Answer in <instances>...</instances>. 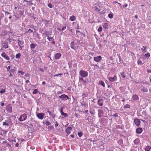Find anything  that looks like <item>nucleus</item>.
I'll return each instance as SVG.
<instances>
[{
	"mask_svg": "<svg viewBox=\"0 0 151 151\" xmlns=\"http://www.w3.org/2000/svg\"><path fill=\"white\" fill-rule=\"evenodd\" d=\"M99 84L102 86L104 87H105V83L102 81H99Z\"/></svg>",
	"mask_w": 151,
	"mask_h": 151,
	"instance_id": "nucleus-20",
	"label": "nucleus"
},
{
	"mask_svg": "<svg viewBox=\"0 0 151 151\" xmlns=\"http://www.w3.org/2000/svg\"><path fill=\"white\" fill-rule=\"evenodd\" d=\"M148 90L147 88L144 87L143 89L142 90V91L144 92H147V91Z\"/></svg>",
	"mask_w": 151,
	"mask_h": 151,
	"instance_id": "nucleus-29",
	"label": "nucleus"
},
{
	"mask_svg": "<svg viewBox=\"0 0 151 151\" xmlns=\"http://www.w3.org/2000/svg\"><path fill=\"white\" fill-rule=\"evenodd\" d=\"M18 73H21L22 75H23L24 74V73L22 71H18Z\"/></svg>",
	"mask_w": 151,
	"mask_h": 151,
	"instance_id": "nucleus-44",
	"label": "nucleus"
},
{
	"mask_svg": "<svg viewBox=\"0 0 151 151\" xmlns=\"http://www.w3.org/2000/svg\"><path fill=\"white\" fill-rule=\"evenodd\" d=\"M128 4H127L125 3V4L123 6V7H126L127 6Z\"/></svg>",
	"mask_w": 151,
	"mask_h": 151,
	"instance_id": "nucleus-51",
	"label": "nucleus"
},
{
	"mask_svg": "<svg viewBox=\"0 0 151 151\" xmlns=\"http://www.w3.org/2000/svg\"><path fill=\"white\" fill-rule=\"evenodd\" d=\"M147 47L146 46H142V48H141V49L142 52H147Z\"/></svg>",
	"mask_w": 151,
	"mask_h": 151,
	"instance_id": "nucleus-16",
	"label": "nucleus"
},
{
	"mask_svg": "<svg viewBox=\"0 0 151 151\" xmlns=\"http://www.w3.org/2000/svg\"><path fill=\"white\" fill-rule=\"evenodd\" d=\"M89 112L91 114H93L95 112L94 110V109L90 110Z\"/></svg>",
	"mask_w": 151,
	"mask_h": 151,
	"instance_id": "nucleus-34",
	"label": "nucleus"
},
{
	"mask_svg": "<svg viewBox=\"0 0 151 151\" xmlns=\"http://www.w3.org/2000/svg\"><path fill=\"white\" fill-rule=\"evenodd\" d=\"M79 74L80 76L82 77L85 78L88 76V73L87 71L83 70H81L80 71Z\"/></svg>",
	"mask_w": 151,
	"mask_h": 151,
	"instance_id": "nucleus-1",
	"label": "nucleus"
},
{
	"mask_svg": "<svg viewBox=\"0 0 151 151\" xmlns=\"http://www.w3.org/2000/svg\"><path fill=\"white\" fill-rule=\"evenodd\" d=\"M62 75V74H57V75H54V76H59V75Z\"/></svg>",
	"mask_w": 151,
	"mask_h": 151,
	"instance_id": "nucleus-59",
	"label": "nucleus"
},
{
	"mask_svg": "<svg viewBox=\"0 0 151 151\" xmlns=\"http://www.w3.org/2000/svg\"><path fill=\"white\" fill-rule=\"evenodd\" d=\"M74 42H72L70 44V47L71 48L74 49Z\"/></svg>",
	"mask_w": 151,
	"mask_h": 151,
	"instance_id": "nucleus-30",
	"label": "nucleus"
},
{
	"mask_svg": "<svg viewBox=\"0 0 151 151\" xmlns=\"http://www.w3.org/2000/svg\"><path fill=\"white\" fill-rule=\"evenodd\" d=\"M45 122V124L47 125H50L51 124V122L47 120H46Z\"/></svg>",
	"mask_w": 151,
	"mask_h": 151,
	"instance_id": "nucleus-23",
	"label": "nucleus"
},
{
	"mask_svg": "<svg viewBox=\"0 0 151 151\" xmlns=\"http://www.w3.org/2000/svg\"><path fill=\"white\" fill-rule=\"evenodd\" d=\"M1 56L6 60H9L10 59L9 57L4 52H3L1 53Z\"/></svg>",
	"mask_w": 151,
	"mask_h": 151,
	"instance_id": "nucleus-4",
	"label": "nucleus"
},
{
	"mask_svg": "<svg viewBox=\"0 0 151 151\" xmlns=\"http://www.w3.org/2000/svg\"><path fill=\"white\" fill-rule=\"evenodd\" d=\"M27 118V115L25 113L20 115L18 118V120L20 121H22L25 120Z\"/></svg>",
	"mask_w": 151,
	"mask_h": 151,
	"instance_id": "nucleus-2",
	"label": "nucleus"
},
{
	"mask_svg": "<svg viewBox=\"0 0 151 151\" xmlns=\"http://www.w3.org/2000/svg\"><path fill=\"white\" fill-rule=\"evenodd\" d=\"M6 110L7 111L10 113L12 112V106L9 105H7L6 107Z\"/></svg>",
	"mask_w": 151,
	"mask_h": 151,
	"instance_id": "nucleus-6",
	"label": "nucleus"
},
{
	"mask_svg": "<svg viewBox=\"0 0 151 151\" xmlns=\"http://www.w3.org/2000/svg\"><path fill=\"white\" fill-rule=\"evenodd\" d=\"M117 79L116 76L115 75L113 77H110L109 78V81L111 82L114 81L115 80Z\"/></svg>",
	"mask_w": 151,
	"mask_h": 151,
	"instance_id": "nucleus-10",
	"label": "nucleus"
},
{
	"mask_svg": "<svg viewBox=\"0 0 151 151\" xmlns=\"http://www.w3.org/2000/svg\"><path fill=\"white\" fill-rule=\"evenodd\" d=\"M3 126H9V124L7 123L6 122H3Z\"/></svg>",
	"mask_w": 151,
	"mask_h": 151,
	"instance_id": "nucleus-36",
	"label": "nucleus"
},
{
	"mask_svg": "<svg viewBox=\"0 0 151 151\" xmlns=\"http://www.w3.org/2000/svg\"><path fill=\"white\" fill-rule=\"evenodd\" d=\"M102 59V58L100 56H98L97 57H94V60L97 62L100 61Z\"/></svg>",
	"mask_w": 151,
	"mask_h": 151,
	"instance_id": "nucleus-8",
	"label": "nucleus"
},
{
	"mask_svg": "<svg viewBox=\"0 0 151 151\" xmlns=\"http://www.w3.org/2000/svg\"><path fill=\"white\" fill-rule=\"evenodd\" d=\"M134 122L135 124L137 126H139L140 125L141 122L139 119H135L134 120Z\"/></svg>",
	"mask_w": 151,
	"mask_h": 151,
	"instance_id": "nucleus-7",
	"label": "nucleus"
},
{
	"mask_svg": "<svg viewBox=\"0 0 151 151\" xmlns=\"http://www.w3.org/2000/svg\"><path fill=\"white\" fill-rule=\"evenodd\" d=\"M52 37H49V36H48V37H47V39H48V40L49 41H50V39H52Z\"/></svg>",
	"mask_w": 151,
	"mask_h": 151,
	"instance_id": "nucleus-54",
	"label": "nucleus"
},
{
	"mask_svg": "<svg viewBox=\"0 0 151 151\" xmlns=\"http://www.w3.org/2000/svg\"><path fill=\"white\" fill-rule=\"evenodd\" d=\"M82 96H83L84 97H86L87 96V95L86 94L84 93H83L82 95Z\"/></svg>",
	"mask_w": 151,
	"mask_h": 151,
	"instance_id": "nucleus-55",
	"label": "nucleus"
},
{
	"mask_svg": "<svg viewBox=\"0 0 151 151\" xmlns=\"http://www.w3.org/2000/svg\"><path fill=\"white\" fill-rule=\"evenodd\" d=\"M94 9L96 12H99L100 9L97 6H95L93 8Z\"/></svg>",
	"mask_w": 151,
	"mask_h": 151,
	"instance_id": "nucleus-26",
	"label": "nucleus"
},
{
	"mask_svg": "<svg viewBox=\"0 0 151 151\" xmlns=\"http://www.w3.org/2000/svg\"><path fill=\"white\" fill-rule=\"evenodd\" d=\"M45 116V114L43 113H40L37 114V117L40 119H43Z\"/></svg>",
	"mask_w": 151,
	"mask_h": 151,
	"instance_id": "nucleus-5",
	"label": "nucleus"
},
{
	"mask_svg": "<svg viewBox=\"0 0 151 151\" xmlns=\"http://www.w3.org/2000/svg\"><path fill=\"white\" fill-rule=\"evenodd\" d=\"M104 100L102 99H99L97 101V104L100 106H102L103 104Z\"/></svg>",
	"mask_w": 151,
	"mask_h": 151,
	"instance_id": "nucleus-9",
	"label": "nucleus"
},
{
	"mask_svg": "<svg viewBox=\"0 0 151 151\" xmlns=\"http://www.w3.org/2000/svg\"><path fill=\"white\" fill-rule=\"evenodd\" d=\"M81 105L82 106H83V105H84V106H88V104H82Z\"/></svg>",
	"mask_w": 151,
	"mask_h": 151,
	"instance_id": "nucleus-60",
	"label": "nucleus"
},
{
	"mask_svg": "<svg viewBox=\"0 0 151 151\" xmlns=\"http://www.w3.org/2000/svg\"><path fill=\"white\" fill-rule=\"evenodd\" d=\"M124 108H130V106L129 104H126L125 106H124Z\"/></svg>",
	"mask_w": 151,
	"mask_h": 151,
	"instance_id": "nucleus-35",
	"label": "nucleus"
},
{
	"mask_svg": "<svg viewBox=\"0 0 151 151\" xmlns=\"http://www.w3.org/2000/svg\"><path fill=\"white\" fill-rule=\"evenodd\" d=\"M114 116L115 117H117L118 116V115L117 113H115L114 114Z\"/></svg>",
	"mask_w": 151,
	"mask_h": 151,
	"instance_id": "nucleus-50",
	"label": "nucleus"
},
{
	"mask_svg": "<svg viewBox=\"0 0 151 151\" xmlns=\"http://www.w3.org/2000/svg\"><path fill=\"white\" fill-rule=\"evenodd\" d=\"M78 135L79 137H81L83 135V133L81 132H80L78 133Z\"/></svg>",
	"mask_w": 151,
	"mask_h": 151,
	"instance_id": "nucleus-40",
	"label": "nucleus"
},
{
	"mask_svg": "<svg viewBox=\"0 0 151 151\" xmlns=\"http://www.w3.org/2000/svg\"><path fill=\"white\" fill-rule=\"evenodd\" d=\"M143 63H142V60L139 59L137 61V63L138 65H142L143 64Z\"/></svg>",
	"mask_w": 151,
	"mask_h": 151,
	"instance_id": "nucleus-24",
	"label": "nucleus"
},
{
	"mask_svg": "<svg viewBox=\"0 0 151 151\" xmlns=\"http://www.w3.org/2000/svg\"><path fill=\"white\" fill-rule=\"evenodd\" d=\"M145 56V57L147 58H149L150 56V55L149 53H147L146 54Z\"/></svg>",
	"mask_w": 151,
	"mask_h": 151,
	"instance_id": "nucleus-38",
	"label": "nucleus"
},
{
	"mask_svg": "<svg viewBox=\"0 0 151 151\" xmlns=\"http://www.w3.org/2000/svg\"><path fill=\"white\" fill-rule=\"evenodd\" d=\"M66 24H65V26L63 27L61 29V30L62 31H63L66 28Z\"/></svg>",
	"mask_w": 151,
	"mask_h": 151,
	"instance_id": "nucleus-47",
	"label": "nucleus"
},
{
	"mask_svg": "<svg viewBox=\"0 0 151 151\" xmlns=\"http://www.w3.org/2000/svg\"><path fill=\"white\" fill-rule=\"evenodd\" d=\"M10 73L12 72L13 73H14V70L13 69H11L10 70Z\"/></svg>",
	"mask_w": 151,
	"mask_h": 151,
	"instance_id": "nucleus-48",
	"label": "nucleus"
},
{
	"mask_svg": "<svg viewBox=\"0 0 151 151\" xmlns=\"http://www.w3.org/2000/svg\"><path fill=\"white\" fill-rule=\"evenodd\" d=\"M62 93V92L60 91H58L57 92V93L58 94H61Z\"/></svg>",
	"mask_w": 151,
	"mask_h": 151,
	"instance_id": "nucleus-61",
	"label": "nucleus"
},
{
	"mask_svg": "<svg viewBox=\"0 0 151 151\" xmlns=\"http://www.w3.org/2000/svg\"><path fill=\"white\" fill-rule=\"evenodd\" d=\"M132 99L134 101H137L139 99V98L137 95L135 94L132 96Z\"/></svg>",
	"mask_w": 151,
	"mask_h": 151,
	"instance_id": "nucleus-12",
	"label": "nucleus"
},
{
	"mask_svg": "<svg viewBox=\"0 0 151 151\" xmlns=\"http://www.w3.org/2000/svg\"><path fill=\"white\" fill-rule=\"evenodd\" d=\"M51 43L54 45L55 44V42L54 40H52L51 41Z\"/></svg>",
	"mask_w": 151,
	"mask_h": 151,
	"instance_id": "nucleus-58",
	"label": "nucleus"
},
{
	"mask_svg": "<svg viewBox=\"0 0 151 151\" xmlns=\"http://www.w3.org/2000/svg\"><path fill=\"white\" fill-rule=\"evenodd\" d=\"M99 113H100V114H103V111L100 110Z\"/></svg>",
	"mask_w": 151,
	"mask_h": 151,
	"instance_id": "nucleus-63",
	"label": "nucleus"
},
{
	"mask_svg": "<svg viewBox=\"0 0 151 151\" xmlns=\"http://www.w3.org/2000/svg\"><path fill=\"white\" fill-rule=\"evenodd\" d=\"M17 41H18V44L19 45H22L24 43V41L23 40L20 41V40H18Z\"/></svg>",
	"mask_w": 151,
	"mask_h": 151,
	"instance_id": "nucleus-19",
	"label": "nucleus"
},
{
	"mask_svg": "<svg viewBox=\"0 0 151 151\" xmlns=\"http://www.w3.org/2000/svg\"><path fill=\"white\" fill-rule=\"evenodd\" d=\"M108 17L110 18H113V15L112 13L111 14H109L108 15Z\"/></svg>",
	"mask_w": 151,
	"mask_h": 151,
	"instance_id": "nucleus-39",
	"label": "nucleus"
},
{
	"mask_svg": "<svg viewBox=\"0 0 151 151\" xmlns=\"http://www.w3.org/2000/svg\"><path fill=\"white\" fill-rule=\"evenodd\" d=\"M59 98L61 99L62 100L66 101L69 99V97L67 95L63 94L59 96Z\"/></svg>",
	"mask_w": 151,
	"mask_h": 151,
	"instance_id": "nucleus-3",
	"label": "nucleus"
},
{
	"mask_svg": "<svg viewBox=\"0 0 151 151\" xmlns=\"http://www.w3.org/2000/svg\"><path fill=\"white\" fill-rule=\"evenodd\" d=\"M3 47L5 49L7 48L8 47V43L7 42L4 43L3 45Z\"/></svg>",
	"mask_w": 151,
	"mask_h": 151,
	"instance_id": "nucleus-27",
	"label": "nucleus"
},
{
	"mask_svg": "<svg viewBox=\"0 0 151 151\" xmlns=\"http://www.w3.org/2000/svg\"><path fill=\"white\" fill-rule=\"evenodd\" d=\"M6 122L8 124H10L11 122V120L9 118H8L6 120Z\"/></svg>",
	"mask_w": 151,
	"mask_h": 151,
	"instance_id": "nucleus-28",
	"label": "nucleus"
},
{
	"mask_svg": "<svg viewBox=\"0 0 151 151\" xmlns=\"http://www.w3.org/2000/svg\"><path fill=\"white\" fill-rule=\"evenodd\" d=\"M0 104L2 106H3L4 105V102H1L0 103Z\"/></svg>",
	"mask_w": 151,
	"mask_h": 151,
	"instance_id": "nucleus-53",
	"label": "nucleus"
},
{
	"mask_svg": "<svg viewBox=\"0 0 151 151\" xmlns=\"http://www.w3.org/2000/svg\"><path fill=\"white\" fill-rule=\"evenodd\" d=\"M142 131V129L141 128H138L136 129V132L139 134L141 133Z\"/></svg>",
	"mask_w": 151,
	"mask_h": 151,
	"instance_id": "nucleus-13",
	"label": "nucleus"
},
{
	"mask_svg": "<svg viewBox=\"0 0 151 151\" xmlns=\"http://www.w3.org/2000/svg\"><path fill=\"white\" fill-rule=\"evenodd\" d=\"M151 147L150 146H147L146 147L145 149V151H149Z\"/></svg>",
	"mask_w": 151,
	"mask_h": 151,
	"instance_id": "nucleus-25",
	"label": "nucleus"
},
{
	"mask_svg": "<svg viewBox=\"0 0 151 151\" xmlns=\"http://www.w3.org/2000/svg\"><path fill=\"white\" fill-rule=\"evenodd\" d=\"M48 6L49 8H51L52 7V6L51 3H49L48 4Z\"/></svg>",
	"mask_w": 151,
	"mask_h": 151,
	"instance_id": "nucleus-43",
	"label": "nucleus"
},
{
	"mask_svg": "<svg viewBox=\"0 0 151 151\" xmlns=\"http://www.w3.org/2000/svg\"><path fill=\"white\" fill-rule=\"evenodd\" d=\"M58 123H56V124H55V127H58Z\"/></svg>",
	"mask_w": 151,
	"mask_h": 151,
	"instance_id": "nucleus-64",
	"label": "nucleus"
},
{
	"mask_svg": "<svg viewBox=\"0 0 151 151\" xmlns=\"http://www.w3.org/2000/svg\"><path fill=\"white\" fill-rule=\"evenodd\" d=\"M49 33L48 32H46L45 33L46 36H47V37H48V36H49Z\"/></svg>",
	"mask_w": 151,
	"mask_h": 151,
	"instance_id": "nucleus-56",
	"label": "nucleus"
},
{
	"mask_svg": "<svg viewBox=\"0 0 151 151\" xmlns=\"http://www.w3.org/2000/svg\"><path fill=\"white\" fill-rule=\"evenodd\" d=\"M79 79L81 81H82L83 82H84L85 81L84 80V79H83V78L82 77H80L79 78Z\"/></svg>",
	"mask_w": 151,
	"mask_h": 151,
	"instance_id": "nucleus-45",
	"label": "nucleus"
},
{
	"mask_svg": "<svg viewBox=\"0 0 151 151\" xmlns=\"http://www.w3.org/2000/svg\"><path fill=\"white\" fill-rule=\"evenodd\" d=\"M103 27L105 29H108V25L107 23H104L103 25Z\"/></svg>",
	"mask_w": 151,
	"mask_h": 151,
	"instance_id": "nucleus-22",
	"label": "nucleus"
},
{
	"mask_svg": "<svg viewBox=\"0 0 151 151\" xmlns=\"http://www.w3.org/2000/svg\"><path fill=\"white\" fill-rule=\"evenodd\" d=\"M105 12L104 11H102V12H100V14H105Z\"/></svg>",
	"mask_w": 151,
	"mask_h": 151,
	"instance_id": "nucleus-49",
	"label": "nucleus"
},
{
	"mask_svg": "<svg viewBox=\"0 0 151 151\" xmlns=\"http://www.w3.org/2000/svg\"><path fill=\"white\" fill-rule=\"evenodd\" d=\"M61 54L60 53H57L55 55V58L56 59H59L61 56Z\"/></svg>",
	"mask_w": 151,
	"mask_h": 151,
	"instance_id": "nucleus-15",
	"label": "nucleus"
},
{
	"mask_svg": "<svg viewBox=\"0 0 151 151\" xmlns=\"http://www.w3.org/2000/svg\"><path fill=\"white\" fill-rule=\"evenodd\" d=\"M38 92L37 90L36 89H34V91L33 92V93L34 94H36Z\"/></svg>",
	"mask_w": 151,
	"mask_h": 151,
	"instance_id": "nucleus-37",
	"label": "nucleus"
},
{
	"mask_svg": "<svg viewBox=\"0 0 151 151\" xmlns=\"http://www.w3.org/2000/svg\"><path fill=\"white\" fill-rule=\"evenodd\" d=\"M102 30V28L101 26H100L99 27L98 29V31L99 32H101Z\"/></svg>",
	"mask_w": 151,
	"mask_h": 151,
	"instance_id": "nucleus-33",
	"label": "nucleus"
},
{
	"mask_svg": "<svg viewBox=\"0 0 151 151\" xmlns=\"http://www.w3.org/2000/svg\"><path fill=\"white\" fill-rule=\"evenodd\" d=\"M6 91V89H2L0 91V93L2 94L5 93Z\"/></svg>",
	"mask_w": 151,
	"mask_h": 151,
	"instance_id": "nucleus-32",
	"label": "nucleus"
},
{
	"mask_svg": "<svg viewBox=\"0 0 151 151\" xmlns=\"http://www.w3.org/2000/svg\"><path fill=\"white\" fill-rule=\"evenodd\" d=\"M110 59L111 60H113L114 59L113 57L112 56H111L110 57Z\"/></svg>",
	"mask_w": 151,
	"mask_h": 151,
	"instance_id": "nucleus-57",
	"label": "nucleus"
},
{
	"mask_svg": "<svg viewBox=\"0 0 151 151\" xmlns=\"http://www.w3.org/2000/svg\"><path fill=\"white\" fill-rule=\"evenodd\" d=\"M139 142V139L137 138L135 139L134 141V142L135 144L137 145L138 144Z\"/></svg>",
	"mask_w": 151,
	"mask_h": 151,
	"instance_id": "nucleus-21",
	"label": "nucleus"
},
{
	"mask_svg": "<svg viewBox=\"0 0 151 151\" xmlns=\"http://www.w3.org/2000/svg\"><path fill=\"white\" fill-rule=\"evenodd\" d=\"M60 112L61 114L62 115L64 116V117H67L68 116V114L66 113H65L63 111V110L62 109L60 110Z\"/></svg>",
	"mask_w": 151,
	"mask_h": 151,
	"instance_id": "nucleus-14",
	"label": "nucleus"
},
{
	"mask_svg": "<svg viewBox=\"0 0 151 151\" xmlns=\"http://www.w3.org/2000/svg\"><path fill=\"white\" fill-rule=\"evenodd\" d=\"M124 74V72H122L121 73V75L122 76V77L123 78H124L126 77V76Z\"/></svg>",
	"mask_w": 151,
	"mask_h": 151,
	"instance_id": "nucleus-41",
	"label": "nucleus"
},
{
	"mask_svg": "<svg viewBox=\"0 0 151 151\" xmlns=\"http://www.w3.org/2000/svg\"><path fill=\"white\" fill-rule=\"evenodd\" d=\"M72 130V128L71 127H69L67 128L65 130L66 132L68 134L70 133Z\"/></svg>",
	"mask_w": 151,
	"mask_h": 151,
	"instance_id": "nucleus-11",
	"label": "nucleus"
},
{
	"mask_svg": "<svg viewBox=\"0 0 151 151\" xmlns=\"http://www.w3.org/2000/svg\"><path fill=\"white\" fill-rule=\"evenodd\" d=\"M28 32L29 33H31L33 32V30L31 29H29L28 30Z\"/></svg>",
	"mask_w": 151,
	"mask_h": 151,
	"instance_id": "nucleus-46",
	"label": "nucleus"
},
{
	"mask_svg": "<svg viewBox=\"0 0 151 151\" xmlns=\"http://www.w3.org/2000/svg\"><path fill=\"white\" fill-rule=\"evenodd\" d=\"M25 76L26 77H29V75L28 73L26 74L25 75Z\"/></svg>",
	"mask_w": 151,
	"mask_h": 151,
	"instance_id": "nucleus-52",
	"label": "nucleus"
},
{
	"mask_svg": "<svg viewBox=\"0 0 151 151\" xmlns=\"http://www.w3.org/2000/svg\"><path fill=\"white\" fill-rule=\"evenodd\" d=\"M36 45L34 44H32L30 45V48L31 50L34 49L35 48Z\"/></svg>",
	"mask_w": 151,
	"mask_h": 151,
	"instance_id": "nucleus-17",
	"label": "nucleus"
},
{
	"mask_svg": "<svg viewBox=\"0 0 151 151\" xmlns=\"http://www.w3.org/2000/svg\"><path fill=\"white\" fill-rule=\"evenodd\" d=\"M16 147H18L19 146V144L18 143H17L15 144V145Z\"/></svg>",
	"mask_w": 151,
	"mask_h": 151,
	"instance_id": "nucleus-62",
	"label": "nucleus"
},
{
	"mask_svg": "<svg viewBox=\"0 0 151 151\" xmlns=\"http://www.w3.org/2000/svg\"><path fill=\"white\" fill-rule=\"evenodd\" d=\"M76 19V17L72 15L69 18V20L72 21H74Z\"/></svg>",
	"mask_w": 151,
	"mask_h": 151,
	"instance_id": "nucleus-18",
	"label": "nucleus"
},
{
	"mask_svg": "<svg viewBox=\"0 0 151 151\" xmlns=\"http://www.w3.org/2000/svg\"><path fill=\"white\" fill-rule=\"evenodd\" d=\"M7 70L9 72V73H10V70L11 68V67L10 66H8L7 68Z\"/></svg>",
	"mask_w": 151,
	"mask_h": 151,
	"instance_id": "nucleus-42",
	"label": "nucleus"
},
{
	"mask_svg": "<svg viewBox=\"0 0 151 151\" xmlns=\"http://www.w3.org/2000/svg\"><path fill=\"white\" fill-rule=\"evenodd\" d=\"M16 58L17 59H19L20 58L21 56V54L20 53H19L18 54L16 55Z\"/></svg>",
	"mask_w": 151,
	"mask_h": 151,
	"instance_id": "nucleus-31",
	"label": "nucleus"
}]
</instances>
